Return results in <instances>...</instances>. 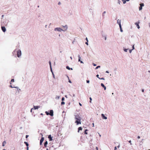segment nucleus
I'll return each mask as SVG.
<instances>
[{
	"mask_svg": "<svg viewBox=\"0 0 150 150\" xmlns=\"http://www.w3.org/2000/svg\"><path fill=\"white\" fill-rule=\"evenodd\" d=\"M75 117V119L76 120L75 123H76L77 125L81 124V118L79 115H76Z\"/></svg>",
	"mask_w": 150,
	"mask_h": 150,
	"instance_id": "1",
	"label": "nucleus"
},
{
	"mask_svg": "<svg viewBox=\"0 0 150 150\" xmlns=\"http://www.w3.org/2000/svg\"><path fill=\"white\" fill-rule=\"evenodd\" d=\"M17 53V55L18 57H19L21 55V51L20 50H18Z\"/></svg>",
	"mask_w": 150,
	"mask_h": 150,
	"instance_id": "2",
	"label": "nucleus"
},
{
	"mask_svg": "<svg viewBox=\"0 0 150 150\" xmlns=\"http://www.w3.org/2000/svg\"><path fill=\"white\" fill-rule=\"evenodd\" d=\"M140 23V22L138 21L137 22L135 23V24L137 26V28L138 29H139L140 28V27L139 25V24Z\"/></svg>",
	"mask_w": 150,
	"mask_h": 150,
	"instance_id": "3",
	"label": "nucleus"
},
{
	"mask_svg": "<svg viewBox=\"0 0 150 150\" xmlns=\"http://www.w3.org/2000/svg\"><path fill=\"white\" fill-rule=\"evenodd\" d=\"M49 115L51 116L53 115V111L52 110H50Z\"/></svg>",
	"mask_w": 150,
	"mask_h": 150,
	"instance_id": "4",
	"label": "nucleus"
},
{
	"mask_svg": "<svg viewBox=\"0 0 150 150\" xmlns=\"http://www.w3.org/2000/svg\"><path fill=\"white\" fill-rule=\"evenodd\" d=\"M44 140V137H42L40 141V145H41L42 144V142Z\"/></svg>",
	"mask_w": 150,
	"mask_h": 150,
	"instance_id": "5",
	"label": "nucleus"
},
{
	"mask_svg": "<svg viewBox=\"0 0 150 150\" xmlns=\"http://www.w3.org/2000/svg\"><path fill=\"white\" fill-rule=\"evenodd\" d=\"M1 29L3 32H5L6 31V29L5 27L4 26H2L1 27Z\"/></svg>",
	"mask_w": 150,
	"mask_h": 150,
	"instance_id": "6",
	"label": "nucleus"
},
{
	"mask_svg": "<svg viewBox=\"0 0 150 150\" xmlns=\"http://www.w3.org/2000/svg\"><path fill=\"white\" fill-rule=\"evenodd\" d=\"M48 138L49 139V140L50 141H52V137H51V135H50L48 136Z\"/></svg>",
	"mask_w": 150,
	"mask_h": 150,
	"instance_id": "7",
	"label": "nucleus"
},
{
	"mask_svg": "<svg viewBox=\"0 0 150 150\" xmlns=\"http://www.w3.org/2000/svg\"><path fill=\"white\" fill-rule=\"evenodd\" d=\"M101 115L102 116L103 118V119H107V117H106L103 114H101Z\"/></svg>",
	"mask_w": 150,
	"mask_h": 150,
	"instance_id": "8",
	"label": "nucleus"
},
{
	"mask_svg": "<svg viewBox=\"0 0 150 150\" xmlns=\"http://www.w3.org/2000/svg\"><path fill=\"white\" fill-rule=\"evenodd\" d=\"M101 86L102 87H103L104 88V90H106V87L105 86V85L103 84V83H101Z\"/></svg>",
	"mask_w": 150,
	"mask_h": 150,
	"instance_id": "9",
	"label": "nucleus"
},
{
	"mask_svg": "<svg viewBox=\"0 0 150 150\" xmlns=\"http://www.w3.org/2000/svg\"><path fill=\"white\" fill-rule=\"evenodd\" d=\"M48 144L47 142L46 141L45 142L44 144V146L45 147H47V145Z\"/></svg>",
	"mask_w": 150,
	"mask_h": 150,
	"instance_id": "10",
	"label": "nucleus"
},
{
	"mask_svg": "<svg viewBox=\"0 0 150 150\" xmlns=\"http://www.w3.org/2000/svg\"><path fill=\"white\" fill-rule=\"evenodd\" d=\"M119 27H120V31L121 32H123V30H122V27H121V24H120V23Z\"/></svg>",
	"mask_w": 150,
	"mask_h": 150,
	"instance_id": "11",
	"label": "nucleus"
},
{
	"mask_svg": "<svg viewBox=\"0 0 150 150\" xmlns=\"http://www.w3.org/2000/svg\"><path fill=\"white\" fill-rule=\"evenodd\" d=\"M58 30V31H61V30H62V29H60V28H56L55 29V30Z\"/></svg>",
	"mask_w": 150,
	"mask_h": 150,
	"instance_id": "12",
	"label": "nucleus"
},
{
	"mask_svg": "<svg viewBox=\"0 0 150 150\" xmlns=\"http://www.w3.org/2000/svg\"><path fill=\"white\" fill-rule=\"evenodd\" d=\"M6 144V142L5 141H4L2 143V146H5V145Z\"/></svg>",
	"mask_w": 150,
	"mask_h": 150,
	"instance_id": "13",
	"label": "nucleus"
},
{
	"mask_svg": "<svg viewBox=\"0 0 150 150\" xmlns=\"http://www.w3.org/2000/svg\"><path fill=\"white\" fill-rule=\"evenodd\" d=\"M40 107L39 106H34V108L35 109H38Z\"/></svg>",
	"mask_w": 150,
	"mask_h": 150,
	"instance_id": "14",
	"label": "nucleus"
},
{
	"mask_svg": "<svg viewBox=\"0 0 150 150\" xmlns=\"http://www.w3.org/2000/svg\"><path fill=\"white\" fill-rule=\"evenodd\" d=\"M117 23L120 26V24H121L120 21L118 19L117 20Z\"/></svg>",
	"mask_w": 150,
	"mask_h": 150,
	"instance_id": "15",
	"label": "nucleus"
},
{
	"mask_svg": "<svg viewBox=\"0 0 150 150\" xmlns=\"http://www.w3.org/2000/svg\"><path fill=\"white\" fill-rule=\"evenodd\" d=\"M82 129V128L81 127H79V128H78V132H79V131L80 130H81Z\"/></svg>",
	"mask_w": 150,
	"mask_h": 150,
	"instance_id": "16",
	"label": "nucleus"
},
{
	"mask_svg": "<svg viewBox=\"0 0 150 150\" xmlns=\"http://www.w3.org/2000/svg\"><path fill=\"white\" fill-rule=\"evenodd\" d=\"M87 131H88L87 129H85V131H84L85 134H88L87 133Z\"/></svg>",
	"mask_w": 150,
	"mask_h": 150,
	"instance_id": "17",
	"label": "nucleus"
},
{
	"mask_svg": "<svg viewBox=\"0 0 150 150\" xmlns=\"http://www.w3.org/2000/svg\"><path fill=\"white\" fill-rule=\"evenodd\" d=\"M78 57H79V60H78V61L79 62H80L81 61V57H80V55H79L78 56Z\"/></svg>",
	"mask_w": 150,
	"mask_h": 150,
	"instance_id": "18",
	"label": "nucleus"
},
{
	"mask_svg": "<svg viewBox=\"0 0 150 150\" xmlns=\"http://www.w3.org/2000/svg\"><path fill=\"white\" fill-rule=\"evenodd\" d=\"M24 143L26 144V146H28L29 144H28V143L27 142H24Z\"/></svg>",
	"mask_w": 150,
	"mask_h": 150,
	"instance_id": "19",
	"label": "nucleus"
},
{
	"mask_svg": "<svg viewBox=\"0 0 150 150\" xmlns=\"http://www.w3.org/2000/svg\"><path fill=\"white\" fill-rule=\"evenodd\" d=\"M140 6H141V7L143 6H144L143 3H141V4H140Z\"/></svg>",
	"mask_w": 150,
	"mask_h": 150,
	"instance_id": "20",
	"label": "nucleus"
},
{
	"mask_svg": "<svg viewBox=\"0 0 150 150\" xmlns=\"http://www.w3.org/2000/svg\"><path fill=\"white\" fill-rule=\"evenodd\" d=\"M49 64H50V67L51 69V62H50V61L49 62Z\"/></svg>",
	"mask_w": 150,
	"mask_h": 150,
	"instance_id": "21",
	"label": "nucleus"
},
{
	"mask_svg": "<svg viewBox=\"0 0 150 150\" xmlns=\"http://www.w3.org/2000/svg\"><path fill=\"white\" fill-rule=\"evenodd\" d=\"M65 104V103L64 102H63V101H62L61 103V105H64Z\"/></svg>",
	"mask_w": 150,
	"mask_h": 150,
	"instance_id": "22",
	"label": "nucleus"
},
{
	"mask_svg": "<svg viewBox=\"0 0 150 150\" xmlns=\"http://www.w3.org/2000/svg\"><path fill=\"white\" fill-rule=\"evenodd\" d=\"M66 68L67 69H68V70H70V68L69 66H67Z\"/></svg>",
	"mask_w": 150,
	"mask_h": 150,
	"instance_id": "23",
	"label": "nucleus"
},
{
	"mask_svg": "<svg viewBox=\"0 0 150 150\" xmlns=\"http://www.w3.org/2000/svg\"><path fill=\"white\" fill-rule=\"evenodd\" d=\"M122 1H123V2L124 4H125L126 2V1L125 0H122Z\"/></svg>",
	"mask_w": 150,
	"mask_h": 150,
	"instance_id": "24",
	"label": "nucleus"
},
{
	"mask_svg": "<svg viewBox=\"0 0 150 150\" xmlns=\"http://www.w3.org/2000/svg\"><path fill=\"white\" fill-rule=\"evenodd\" d=\"M142 8V7H141V6H140L139 7V10H141Z\"/></svg>",
	"mask_w": 150,
	"mask_h": 150,
	"instance_id": "25",
	"label": "nucleus"
},
{
	"mask_svg": "<svg viewBox=\"0 0 150 150\" xmlns=\"http://www.w3.org/2000/svg\"><path fill=\"white\" fill-rule=\"evenodd\" d=\"M45 113L47 115H49V113L47 111L45 112Z\"/></svg>",
	"mask_w": 150,
	"mask_h": 150,
	"instance_id": "26",
	"label": "nucleus"
},
{
	"mask_svg": "<svg viewBox=\"0 0 150 150\" xmlns=\"http://www.w3.org/2000/svg\"><path fill=\"white\" fill-rule=\"evenodd\" d=\"M100 67V66H97V67H96V69H98V68H99V67Z\"/></svg>",
	"mask_w": 150,
	"mask_h": 150,
	"instance_id": "27",
	"label": "nucleus"
},
{
	"mask_svg": "<svg viewBox=\"0 0 150 150\" xmlns=\"http://www.w3.org/2000/svg\"><path fill=\"white\" fill-rule=\"evenodd\" d=\"M14 82V79H12L11 80V82Z\"/></svg>",
	"mask_w": 150,
	"mask_h": 150,
	"instance_id": "28",
	"label": "nucleus"
},
{
	"mask_svg": "<svg viewBox=\"0 0 150 150\" xmlns=\"http://www.w3.org/2000/svg\"><path fill=\"white\" fill-rule=\"evenodd\" d=\"M64 100V97H62V101H63Z\"/></svg>",
	"mask_w": 150,
	"mask_h": 150,
	"instance_id": "29",
	"label": "nucleus"
},
{
	"mask_svg": "<svg viewBox=\"0 0 150 150\" xmlns=\"http://www.w3.org/2000/svg\"><path fill=\"white\" fill-rule=\"evenodd\" d=\"M106 13L105 11H104L103 14V16H104V14Z\"/></svg>",
	"mask_w": 150,
	"mask_h": 150,
	"instance_id": "30",
	"label": "nucleus"
},
{
	"mask_svg": "<svg viewBox=\"0 0 150 150\" xmlns=\"http://www.w3.org/2000/svg\"><path fill=\"white\" fill-rule=\"evenodd\" d=\"M89 99H90V103H91V100H92V98H91V97H90V98H89Z\"/></svg>",
	"mask_w": 150,
	"mask_h": 150,
	"instance_id": "31",
	"label": "nucleus"
},
{
	"mask_svg": "<svg viewBox=\"0 0 150 150\" xmlns=\"http://www.w3.org/2000/svg\"><path fill=\"white\" fill-rule=\"evenodd\" d=\"M96 76L98 78H99V79H100V78L99 77V75L97 74V75H96Z\"/></svg>",
	"mask_w": 150,
	"mask_h": 150,
	"instance_id": "32",
	"label": "nucleus"
},
{
	"mask_svg": "<svg viewBox=\"0 0 150 150\" xmlns=\"http://www.w3.org/2000/svg\"><path fill=\"white\" fill-rule=\"evenodd\" d=\"M89 80H87L86 81V82L87 83H89Z\"/></svg>",
	"mask_w": 150,
	"mask_h": 150,
	"instance_id": "33",
	"label": "nucleus"
},
{
	"mask_svg": "<svg viewBox=\"0 0 150 150\" xmlns=\"http://www.w3.org/2000/svg\"><path fill=\"white\" fill-rule=\"evenodd\" d=\"M10 87L11 88H16V87H13L11 85H10Z\"/></svg>",
	"mask_w": 150,
	"mask_h": 150,
	"instance_id": "34",
	"label": "nucleus"
},
{
	"mask_svg": "<svg viewBox=\"0 0 150 150\" xmlns=\"http://www.w3.org/2000/svg\"><path fill=\"white\" fill-rule=\"evenodd\" d=\"M64 27L66 29H67V25H66L65 26H64Z\"/></svg>",
	"mask_w": 150,
	"mask_h": 150,
	"instance_id": "35",
	"label": "nucleus"
},
{
	"mask_svg": "<svg viewBox=\"0 0 150 150\" xmlns=\"http://www.w3.org/2000/svg\"><path fill=\"white\" fill-rule=\"evenodd\" d=\"M117 149V148L116 146H115V147L114 150H116Z\"/></svg>",
	"mask_w": 150,
	"mask_h": 150,
	"instance_id": "36",
	"label": "nucleus"
},
{
	"mask_svg": "<svg viewBox=\"0 0 150 150\" xmlns=\"http://www.w3.org/2000/svg\"><path fill=\"white\" fill-rule=\"evenodd\" d=\"M100 79H103V80H105L104 78H101V79L100 78Z\"/></svg>",
	"mask_w": 150,
	"mask_h": 150,
	"instance_id": "37",
	"label": "nucleus"
},
{
	"mask_svg": "<svg viewBox=\"0 0 150 150\" xmlns=\"http://www.w3.org/2000/svg\"><path fill=\"white\" fill-rule=\"evenodd\" d=\"M140 137L139 136H138L137 137V138L138 139H140Z\"/></svg>",
	"mask_w": 150,
	"mask_h": 150,
	"instance_id": "38",
	"label": "nucleus"
},
{
	"mask_svg": "<svg viewBox=\"0 0 150 150\" xmlns=\"http://www.w3.org/2000/svg\"><path fill=\"white\" fill-rule=\"evenodd\" d=\"M129 143H130V144L131 145L132 144V143H131V140H130L129 141Z\"/></svg>",
	"mask_w": 150,
	"mask_h": 150,
	"instance_id": "39",
	"label": "nucleus"
},
{
	"mask_svg": "<svg viewBox=\"0 0 150 150\" xmlns=\"http://www.w3.org/2000/svg\"><path fill=\"white\" fill-rule=\"evenodd\" d=\"M79 105L80 106H82V104L80 103H79Z\"/></svg>",
	"mask_w": 150,
	"mask_h": 150,
	"instance_id": "40",
	"label": "nucleus"
},
{
	"mask_svg": "<svg viewBox=\"0 0 150 150\" xmlns=\"http://www.w3.org/2000/svg\"><path fill=\"white\" fill-rule=\"evenodd\" d=\"M96 149L97 150H98V147H96Z\"/></svg>",
	"mask_w": 150,
	"mask_h": 150,
	"instance_id": "41",
	"label": "nucleus"
},
{
	"mask_svg": "<svg viewBox=\"0 0 150 150\" xmlns=\"http://www.w3.org/2000/svg\"><path fill=\"white\" fill-rule=\"evenodd\" d=\"M69 82L70 83H71V81H70V80H69Z\"/></svg>",
	"mask_w": 150,
	"mask_h": 150,
	"instance_id": "42",
	"label": "nucleus"
},
{
	"mask_svg": "<svg viewBox=\"0 0 150 150\" xmlns=\"http://www.w3.org/2000/svg\"><path fill=\"white\" fill-rule=\"evenodd\" d=\"M86 44L87 45H88V42H86Z\"/></svg>",
	"mask_w": 150,
	"mask_h": 150,
	"instance_id": "43",
	"label": "nucleus"
},
{
	"mask_svg": "<svg viewBox=\"0 0 150 150\" xmlns=\"http://www.w3.org/2000/svg\"><path fill=\"white\" fill-rule=\"evenodd\" d=\"M28 135H26V138H28Z\"/></svg>",
	"mask_w": 150,
	"mask_h": 150,
	"instance_id": "44",
	"label": "nucleus"
},
{
	"mask_svg": "<svg viewBox=\"0 0 150 150\" xmlns=\"http://www.w3.org/2000/svg\"><path fill=\"white\" fill-rule=\"evenodd\" d=\"M129 52L130 53H131V52H132V50H129Z\"/></svg>",
	"mask_w": 150,
	"mask_h": 150,
	"instance_id": "45",
	"label": "nucleus"
},
{
	"mask_svg": "<svg viewBox=\"0 0 150 150\" xmlns=\"http://www.w3.org/2000/svg\"><path fill=\"white\" fill-rule=\"evenodd\" d=\"M80 62L81 63H83V62L82 61H81Z\"/></svg>",
	"mask_w": 150,
	"mask_h": 150,
	"instance_id": "46",
	"label": "nucleus"
},
{
	"mask_svg": "<svg viewBox=\"0 0 150 150\" xmlns=\"http://www.w3.org/2000/svg\"><path fill=\"white\" fill-rule=\"evenodd\" d=\"M27 150H28V146H27Z\"/></svg>",
	"mask_w": 150,
	"mask_h": 150,
	"instance_id": "47",
	"label": "nucleus"
},
{
	"mask_svg": "<svg viewBox=\"0 0 150 150\" xmlns=\"http://www.w3.org/2000/svg\"><path fill=\"white\" fill-rule=\"evenodd\" d=\"M86 40L87 41V42H88V39H87V38H86Z\"/></svg>",
	"mask_w": 150,
	"mask_h": 150,
	"instance_id": "48",
	"label": "nucleus"
},
{
	"mask_svg": "<svg viewBox=\"0 0 150 150\" xmlns=\"http://www.w3.org/2000/svg\"><path fill=\"white\" fill-rule=\"evenodd\" d=\"M61 4L60 2H59L58 3V4L59 5V4Z\"/></svg>",
	"mask_w": 150,
	"mask_h": 150,
	"instance_id": "49",
	"label": "nucleus"
},
{
	"mask_svg": "<svg viewBox=\"0 0 150 150\" xmlns=\"http://www.w3.org/2000/svg\"><path fill=\"white\" fill-rule=\"evenodd\" d=\"M124 51H125V52H127V49H125V50H124Z\"/></svg>",
	"mask_w": 150,
	"mask_h": 150,
	"instance_id": "50",
	"label": "nucleus"
},
{
	"mask_svg": "<svg viewBox=\"0 0 150 150\" xmlns=\"http://www.w3.org/2000/svg\"><path fill=\"white\" fill-rule=\"evenodd\" d=\"M142 92H144V89H142Z\"/></svg>",
	"mask_w": 150,
	"mask_h": 150,
	"instance_id": "51",
	"label": "nucleus"
},
{
	"mask_svg": "<svg viewBox=\"0 0 150 150\" xmlns=\"http://www.w3.org/2000/svg\"><path fill=\"white\" fill-rule=\"evenodd\" d=\"M132 47H133V49H134V46H133Z\"/></svg>",
	"mask_w": 150,
	"mask_h": 150,
	"instance_id": "52",
	"label": "nucleus"
},
{
	"mask_svg": "<svg viewBox=\"0 0 150 150\" xmlns=\"http://www.w3.org/2000/svg\"><path fill=\"white\" fill-rule=\"evenodd\" d=\"M106 73H108V71H106Z\"/></svg>",
	"mask_w": 150,
	"mask_h": 150,
	"instance_id": "53",
	"label": "nucleus"
},
{
	"mask_svg": "<svg viewBox=\"0 0 150 150\" xmlns=\"http://www.w3.org/2000/svg\"><path fill=\"white\" fill-rule=\"evenodd\" d=\"M117 147L118 148H119L120 147V145H118V146H117Z\"/></svg>",
	"mask_w": 150,
	"mask_h": 150,
	"instance_id": "54",
	"label": "nucleus"
},
{
	"mask_svg": "<svg viewBox=\"0 0 150 150\" xmlns=\"http://www.w3.org/2000/svg\"><path fill=\"white\" fill-rule=\"evenodd\" d=\"M70 58L71 59H72V58L71 57H70Z\"/></svg>",
	"mask_w": 150,
	"mask_h": 150,
	"instance_id": "55",
	"label": "nucleus"
},
{
	"mask_svg": "<svg viewBox=\"0 0 150 150\" xmlns=\"http://www.w3.org/2000/svg\"><path fill=\"white\" fill-rule=\"evenodd\" d=\"M96 64H94V66H96Z\"/></svg>",
	"mask_w": 150,
	"mask_h": 150,
	"instance_id": "56",
	"label": "nucleus"
},
{
	"mask_svg": "<svg viewBox=\"0 0 150 150\" xmlns=\"http://www.w3.org/2000/svg\"><path fill=\"white\" fill-rule=\"evenodd\" d=\"M126 1H129V0H126Z\"/></svg>",
	"mask_w": 150,
	"mask_h": 150,
	"instance_id": "57",
	"label": "nucleus"
},
{
	"mask_svg": "<svg viewBox=\"0 0 150 150\" xmlns=\"http://www.w3.org/2000/svg\"><path fill=\"white\" fill-rule=\"evenodd\" d=\"M11 129H10V132H11Z\"/></svg>",
	"mask_w": 150,
	"mask_h": 150,
	"instance_id": "58",
	"label": "nucleus"
},
{
	"mask_svg": "<svg viewBox=\"0 0 150 150\" xmlns=\"http://www.w3.org/2000/svg\"><path fill=\"white\" fill-rule=\"evenodd\" d=\"M32 109H31V112Z\"/></svg>",
	"mask_w": 150,
	"mask_h": 150,
	"instance_id": "59",
	"label": "nucleus"
},
{
	"mask_svg": "<svg viewBox=\"0 0 150 150\" xmlns=\"http://www.w3.org/2000/svg\"><path fill=\"white\" fill-rule=\"evenodd\" d=\"M149 27L150 28V23L149 24Z\"/></svg>",
	"mask_w": 150,
	"mask_h": 150,
	"instance_id": "60",
	"label": "nucleus"
},
{
	"mask_svg": "<svg viewBox=\"0 0 150 150\" xmlns=\"http://www.w3.org/2000/svg\"><path fill=\"white\" fill-rule=\"evenodd\" d=\"M106 40V37L105 38V40Z\"/></svg>",
	"mask_w": 150,
	"mask_h": 150,
	"instance_id": "61",
	"label": "nucleus"
},
{
	"mask_svg": "<svg viewBox=\"0 0 150 150\" xmlns=\"http://www.w3.org/2000/svg\"><path fill=\"white\" fill-rule=\"evenodd\" d=\"M3 150H6V149H3Z\"/></svg>",
	"mask_w": 150,
	"mask_h": 150,
	"instance_id": "62",
	"label": "nucleus"
},
{
	"mask_svg": "<svg viewBox=\"0 0 150 150\" xmlns=\"http://www.w3.org/2000/svg\"><path fill=\"white\" fill-rule=\"evenodd\" d=\"M93 125H94V123H93Z\"/></svg>",
	"mask_w": 150,
	"mask_h": 150,
	"instance_id": "63",
	"label": "nucleus"
},
{
	"mask_svg": "<svg viewBox=\"0 0 150 150\" xmlns=\"http://www.w3.org/2000/svg\"><path fill=\"white\" fill-rule=\"evenodd\" d=\"M71 70H72V68H71Z\"/></svg>",
	"mask_w": 150,
	"mask_h": 150,
	"instance_id": "64",
	"label": "nucleus"
}]
</instances>
